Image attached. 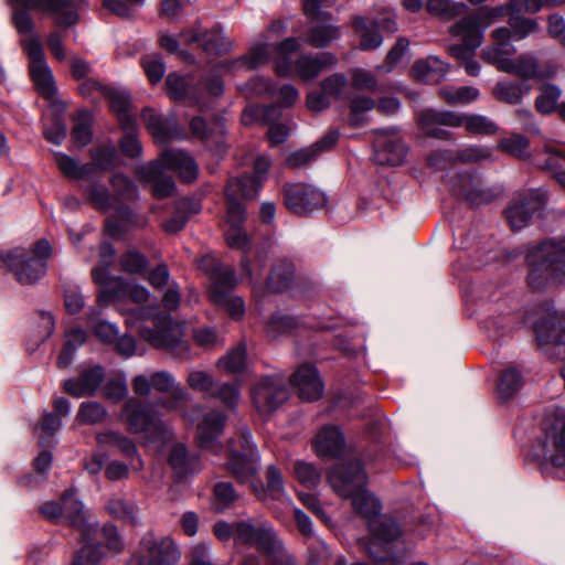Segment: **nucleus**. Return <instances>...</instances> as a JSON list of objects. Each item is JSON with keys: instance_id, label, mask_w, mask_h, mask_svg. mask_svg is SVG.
<instances>
[{"instance_id": "f257e3e1", "label": "nucleus", "mask_w": 565, "mask_h": 565, "mask_svg": "<svg viewBox=\"0 0 565 565\" xmlns=\"http://www.w3.org/2000/svg\"><path fill=\"white\" fill-rule=\"evenodd\" d=\"M129 326H138L140 337L153 348L167 351L178 358L189 356V344L183 340L182 324L169 313L159 311L157 306L131 309L126 318Z\"/></svg>"}, {"instance_id": "f03ea898", "label": "nucleus", "mask_w": 565, "mask_h": 565, "mask_svg": "<svg viewBox=\"0 0 565 565\" xmlns=\"http://www.w3.org/2000/svg\"><path fill=\"white\" fill-rule=\"evenodd\" d=\"M328 481L340 497L351 499L356 513L369 521L381 515V503L366 489L367 476L360 460L342 459L328 473Z\"/></svg>"}, {"instance_id": "7ed1b4c3", "label": "nucleus", "mask_w": 565, "mask_h": 565, "mask_svg": "<svg viewBox=\"0 0 565 565\" xmlns=\"http://www.w3.org/2000/svg\"><path fill=\"white\" fill-rule=\"evenodd\" d=\"M166 170L178 172L188 183L198 177V164L190 154L179 149L162 151L158 160L142 164L137 171L141 181L152 184V194L158 200L171 196L175 190L174 180Z\"/></svg>"}, {"instance_id": "20e7f679", "label": "nucleus", "mask_w": 565, "mask_h": 565, "mask_svg": "<svg viewBox=\"0 0 565 565\" xmlns=\"http://www.w3.org/2000/svg\"><path fill=\"white\" fill-rule=\"evenodd\" d=\"M64 520L81 534L83 547L78 550L71 565H99L103 558L100 546L94 543L98 533V524L84 510L83 503L75 498L73 490H66L62 494Z\"/></svg>"}, {"instance_id": "39448f33", "label": "nucleus", "mask_w": 565, "mask_h": 565, "mask_svg": "<svg viewBox=\"0 0 565 565\" xmlns=\"http://www.w3.org/2000/svg\"><path fill=\"white\" fill-rule=\"evenodd\" d=\"M530 266L527 281L540 290L565 278V236L543 241L526 256Z\"/></svg>"}, {"instance_id": "423d86ee", "label": "nucleus", "mask_w": 565, "mask_h": 565, "mask_svg": "<svg viewBox=\"0 0 565 565\" xmlns=\"http://www.w3.org/2000/svg\"><path fill=\"white\" fill-rule=\"evenodd\" d=\"M51 252L50 243L40 239L33 248L15 247L0 252V264L13 274L19 284L34 285L45 276Z\"/></svg>"}, {"instance_id": "0eeeda50", "label": "nucleus", "mask_w": 565, "mask_h": 565, "mask_svg": "<svg viewBox=\"0 0 565 565\" xmlns=\"http://www.w3.org/2000/svg\"><path fill=\"white\" fill-rule=\"evenodd\" d=\"M199 268L210 278V299L216 306L224 308L232 318H242L245 312L244 301L241 297L232 295L237 282L234 268L221 264L211 255L200 259Z\"/></svg>"}, {"instance_id": "6e6552de", "label": "nucleus", "mask_w": 565, "mask_h": 565, "mask_svg": "<svg viewBox=\"0 0 565 565\" xmlns=\"http://www.w3.org/2000/svg\"><path fill=\"white\" fill-rule=\"evenodd\" d=\"M14 8L12 21L20 34H31L34 22L28 10H38L53 15L56 23L70 26L78 21V14L71 8V0H11Z\"/></svg>"}, {"instance_id": "1a4fd4ad", "label": "nucleus", "mask_w": 565, "mask_h": 565, "mask_svg": "<svg viewBox=\"0 0 565 565\" xmlns=\"http://www.w3.org/2000/svg\"><path fill=\"white\" fill-rule=\"evenodd\" d=\"M120 419L131 434L152 433L161 436L170 434L168 425L161 420L153 403H143L136 397L126 399Z\"/></svg>"}, {"instance_id": "9d476101", "label": "nucleus", "mask_w": 565, "mask_h": 565, "mask_svg": "<svg viewBox=\"0 0 565 565\" xmlns=\"http://www.w3.org/2000/svg\"><path fill=\"white\" fill-rule=\"evenodd\" d=\"M181 556V548L172 536L157 537L149 532L141 537L132 561L138 565H177Z\"/></svg>"}, {"instance_id": "9b49d317", "label": "nucleus", "mask_w": 565, "mask_h": 565, "mask_svg": "<svg viewBox=\"0 0 565 565\" xmlns=\"http://www.w3.org/2000/svg\"><path fill=\"white\" fill-rule=\"evenodd\" d=\"M542 451L545 462L565 471V411L562 408L543 420Z\"/></svg>"}, {"instance_id": "f8f14e48", "label": "nucleus", "mask_w": 565, "mask_h": 565, "mask_svg": "<svg viewBox=\"0 0 565 565\" xmlns=\"http://www.w3.org/2000/svg\"><path fill=\"white\" fill-rule=\"evenodd\" d=\"M546 192L529 189L519 192L505 209V217L513 231L522 230L539 215L546 205Z\"/></svg>"}, {"instance_id": "ddd939ff", "label": "nucleus", "mask_w": 565, "mask_h": 565, "mask_svg": "<svg viewBox=\"0 0 565 565\" xmlns=\"http://www.w3.org/2000/svg\"><path fill=\"white\" fill-rule=\"evenodd\" d=\"M338 60L330 52H321L316 55H301L295 62L289 58H278L275 64L277 75L290 77L299 76L303 81H311L318 77L324 70L337 64Z\"/></svg>"}, {"instance_id": "4468645a", "label": "nucleus", "mask_w": 565, "mask_h": 565, "mask_svg": "<svg viewBox=\"0 0 565 565\" xmlns=\"http://www.w3.org/2000/svg\"><path fill=\"white\" fill-rule=\"evenodd\" d=\"M285 206L299 216H307L322 209L328 198L319 188L303 182L286 183L282 186Z\"/></svg>"}, {"instance_id": "2eb2a0df", "label": "nucleus", "mask_w": 565, "mask_h": 565, "mask_svg": "<svg viewBox=\"0 0 565 565\" xmlns=\"http://www.w3.org/2000/svg\"><path fill=\"white\" fill-rule=\"evenodd\" d=\"M30 61V75L36 90L46 99L54 97L56 86L54 76L46 63L44 50L39 38L24 39L21 42Z\"/></svg>"}, {"instance_id": "dca6fc26", "label": "nucleus", "mask_w": 565, "mask_h": 565, "mask_svg": "<svg viewBox=\"0 0 565 565\" xmlns=\"http://www.w3.org/2000/svg\"><path fill=\"white\" fill-rule=\"evenodd\" d=\"M259 192V182L249 177L231 178L225 188L227 204L226 223L228 226L242 225L246 217V211L242 199H255Z\"/></svg>"}, {"instance_id": "f3484780", "label": "nucleus", "mask_w": 565, "mask_h": 565, "mask_svg": "<svg viewBox=\"0 0 565 565\" xmlns=\"http://www.w3.org/2000/svg\"><path fill=\"white\" fill-rule=\"evenodd\" d=\"M449 32L452 36L461 38L462 42L448 46V53L462 64L469 57L475 56L476 50L483 40V29L478 26V21L473 17H463L457 23L450 26Z\"/></svg>"}, {"instance_id": "a211bd4d", "label": "nucleus", "mask_w": 565, "mask_h": 565, "mask_svg": "<svg viewBox=\"0 0 565 565\" xmlns=\"http://www.w3.org/2000/svg\"><path fill=\"white\" fill-rule=\"evenodd\" d=\"M280 116V107L277 104L252 105L244 109L242 121L244 125H253L254 122L269 125L267 131L268 139L273 146H277L286 141L290 134L289 126L276 122Z\"/></svg>"}, {"instance_id": "6ab92c4d", "label": "nucleus", "mask_w": 565, "mask_h": 565, "mask_svg": "<svg viewBox=\"0 0 565 565\" xmlns=\"http://www.w3.org/2000/svg\"><path fill=\"white\" fill-rule=\"evenodd\" d=\"M227 416L224 412L212 409L205 413L196 425V445L203 450L212 455L218 456L224 450L221 440Z\"/></svg>"}, {"instance_id": "aec40b11", "label": "nucleus", "mask_w": 565, "mask_h": 565, "mask_svg": "<svg viewBox=\"0 0 565 565\" xmlns=\"http://www.w3.org/2000/svg\"><path fill=\"white\" fill-rule=\"evenodd\" d=\"M288 398V390L278 376L262 377L252 390L254 407L260 415L275 412Z\"/></svg>"}, {"instance_id": "412c9836", "label": "nucleus", "mask_w": 565, "mask_h": 565, "mask_svg": "<svg viewBox=\"0 0 565 565\" xmlns=\"http://www.w3.org/2000/svg\"><path fill=\"white\" fill-rule=\"evenodd\" d=\"M275 535L271 523L263 518L236 521V545L255 547L260 552Z\"/></svg>"}, {"instance_id": "4be33fe9", "label": "nucleus", "mask_w": 565, "mask_h": 565, "mask_svg": "<svg viewBox=\"0 0 565 565\" xmlns=\"http://www.w3.org/2000/svg\"><path fill=\"white\" fill-rule=\"evenodd\" d=\"M451 191L455 195L466 200L471 206L491 203L497 193L490 188H484L478 174L460 173L457 175Z\"/></svg>"}, {"instance_id": "5701e85b", "label": "nucleus", "mask_w": 565, "mask_h": 565, "mask_svg": "<svg viewBox=\"0 0 565 565\" xmlns=\"http://www.w3.org/2000/svg\"><path fill=\"white\" fill-rule=\"evenodd\" d=\"M374 132L376 135L373 141L375 162L382 166L402 164L408 152L406 145L396 135H387L384 129H376Z\"/></svg>"}, {"instance_id": "b1692460", "label": "nucleus", "mask_w": 565, "mask_h": 565, "mask_svg": "<svg viewBox=\"0 0 565 565\" xmlns=\"http://www.w3.org/2000/svg\"><path fill=\"white\" fill-rule=\"evenodd\" d=\"M493 44L486 46L481 51L482 60L494 65L499 71L503 72L505 63H511L512 56L516 49L509 38L508 28H498L491 33Z\"/></svg>"}, {"instance_id": "393cba45", "label": "nucleus", "mask_w": 565, "mask_h": 565, "mask_svg": "<svg viewBox=\"0 0 565 565\" xmlns=\"http://www.w3.org/2000/svg\"><path fill=\"white\" fill-rule=\"evenodd\" d=\"M152 381V388L169 394V398H161L158 404L168 409L174 411L179 408L188 398V392L184 387L177 384L173 375L168 371H157L150 374Z\"/></svg>"}, {"instance_id": "a878e982", "label": "nucleus", "mask_w": 565, "mask_h": 565, "mask_svg": "<svg viewBox=\"0 0 565 565\" xmlns=\"http://www.w3.org/2000/svg\"><path fill=\"white\" fill-rule=\"evenodd\" d=\"M503 72L518 75L523 79H545L554 76L556 70L552 66L542 67L537 56L532 52H525L511 63H505Z\"/></svg>"}, {"instance_id": "bb28decb", "label": "nucleus", "mask_w": 565, "mask_h": 565, "mask_svg": "<svg viewBox=\"0 0 565 565\" xmlns=\"http://www.w3.org/2000/svg\"><path fill=\"white\" fill-rule=\"evenodd\" d=\"M290 383L298 390V395L303 401H316L323 394V383L317 369L311 364L300 365L291 375Z\"/></svg>"}, {"instance_id": "cd10ccee", "label": "nucleus", "mask_w": 565, "mask_h": 565, "mask_svg": "<svg viewBox=\"0 0 565 565\" xmlns=\"http://www.w3.org/2000/svg\"><path fill=\"white\" fill-rule=\"evenodd\" d=\"M190 127L193 135L201 139L211 150L216 153H221L225 150V125L222 120H215L209 124L202 117H194L191 120Z\"/></svg>"}, {"instance_id": "c85d7f7f", "label": "nucleus", "mask_w": 565, "mask_h": 565, "mask_svg": "<svg viewBox=\"0 0 565 565\" xmlns=\"http://www.w3.org/2000/svg\"><path fill=\"white\" fill-rule=\"evenodd\" d=\"M301 278L296 277L294 263L284 257L277 259L267 278V288L271 292H282L286 290L298 289Z\"/></svg>"}, {"instance_id": "c756f323", "label": "nucleus", "mask_w": 565, "mask_h": 565, "mask_svg": "<svg viewBox=\"0 0 565 565\" xmlns=\"http://www.w3.org/2000/svg\"><path fill=\"white\" fill-rule=\"evenodd\" d=\"M258 465L259 456L241 455L234 448L233 443H228L227 469L238 482H250L253 484V481H256Z\"/></svg>"}, {"instance_id": "7c9ffc66", "label": "nucleus", "mask_w": 565, "mask_h": 565, "mask_svg": "<svg viewBox=\"0 0 565 565\" xmlns=\"http://www.w3.org/2000/svg\"><path fill=\"white\" fill-rule=\"evenodd\" d=\"M168 462L178 479L194 476L202 470L200 456L190 454L183 444H175L171 448Z\"/></svg>"}, {"instance_id": "2f4dec72", "label": "nucleus", "mask_w": 565, "mask_h": 565, "mask_svg": "<svg viewBox=\"0 0 565 565\" xmlns=\"http://www.w3.org/2000/svg\"><path fill=\"white\" fill-rule=\"evenodd\" d=\"M105 379L104 369L99 365L84 370L77 379H68L64 383V391L74 396L93 395Z\"/></svg>"}, {"instance_id": "473e14b6", "label": "nucleus", "mask_w": 565, "mask_h": 565, "mask_svg": "<svg viewBox=\"0 0 565 565\" xmlns=\"http://www.w3.org/2000/svg\"><path fill=\"white\" fill-rule=\"evenodd\" d=\"M339 132L330 131L320 140L309 147L290 153L287 158V166L290 168H302L313 162L323 151L330 150L338 141Z\"/></svg>"}, {"instance_id": "72a5a7b5", "label": "nucleus", "mask_w": 565, "mask_h": 565, "mask_svg": "<svg viewBox=\"0 0 565 565\" xmlns=\"http://www.w3.org/2000/svg\"><path fill=\"white\" fill-rule=\"evenodd\" d=\"M344 436L335 425L322 427L313 439V448L319 457H337L344 447Z\"/></svg>"}, {"instance_id": "f704fd0d", "label": "nucleus", "mask_w": 565, "mask_h": 565, "mask_svg": "<svg viewBox=\"0 0 565 565\" xmlns=\"http://www.w3.org/2000/svg\"><path fill=\"white\" fill-rule=\"evenodd\" d=\"M447 115H454V111L425 109L418 114L417 121L425 136L448 140L451 134L441 128V126L450 127V125L446 122Z\"/></svg>"}, {"instance_id": "c9c22d12", "label": "nucleus", "mask_w": 565, "mask_h": 565, "mask_svg": "<svg viewBox=\"0 0 565 565\" xmlns=\"http://www.w3.org/2000/svg\"><path fill=\"white\" fill-rule=\"evenodd\" d=\"M446 122L451 128L463 127L469 134L473 135H492L497 132V126L488 117L483 115H471L455 113L447 115Z\"/></svg>"}, {"instance_id": "e433bc0d", "label": "nucleus", "mask_w": 565, "mask_h": 565, "mask_svg": "<svg viewBox=\"0 0 565 565\" xmlns=\"http://www.w3.org/2000/svg\"><path fill=\"white\" fill-rule=\"evenodd\" d=\"M450 70L448 63L443 62L437 56L430 55L425 60L415 62L412 73L417 81L427 84L439 83Z\"/></svg>"}, {"instance_id": "4c0bfd02", "label": "nucleus", "mask_w": 565, "mask_h": 565, "mask_svg": "<svg viewBox=\"0 0 565 565\" xmlns=\"http://www.w3.org/2000/svg\"><path fill=\"white\" fill-rule=\"evenodd\" d=\"M339 38L340 28L331 22V17H324L312 22L305 41L313 47L322 49Z\"/></svg>"}, {"instance_id": "58836bf2", "label": "nucleus", "mask_w": 565, "mask_h": 565, "mask_svg": "<svg viewBox=\"0 0 565 565\" xmlns=\"http://www.w3.org/2000/svg\"><path fill=\"white\" fill-rule=\"evenodd\" d=\"M200 211V204L189 198L177 201L174 214L163 223L167 233H177L188 223L191 215Z\"/></svg>"}, {"instance_id": "ea45409f", "label": "nucleus", "mask_w": 565, "mask_h": 565, "mask_svg": "<svg viewBox=\"0 0 565 565\" xmlns=\"http://www.w3.org/2000/svg\"><path fill=\"white\" fill-rule=\"evenodd\" d=\"M268 60L269 53L267 50V43L262 42L253 45L247 55H243L228 63H224L223 67H225L227 71H236L242 68L254 70L267 63Z\"/></svg>"}, {"instance_id": "a19ab883", "label": "nucleus", "mask_w": 565, "mask_h": 565, "mask_svg": "<svg viewBox=\"0 0 565 565\" xmlns=\"http://www.w3.org/2000/svg\"><path fill=\"white\" fill-rule=\"evenodd\" d=\"M253 490L260 500H265L269 494L274 499H279L285 494L284 478L281 471L274 465L266 470V488L259 480L253 481Z\"/></svg>"}, {"instance_id": "79ce46f5", "label": "nucleus", "mask_w": 565, "mask_h": 565, "mask_svg": "<svg viewBox=\"0 0 565 565\" xmlns=\"http://www.w3.org/2000/svg\"><path fill=\"white\" fill-rule=\"evenodd\" d=\"M117 218H108L105 224V232L113 238H121L129 226L138 225V217L128 206L119 204L116 209Z\"/></svg>"}, {"instance_id": "37998d69", "label": "nucleus", "mask_w": 565, "mask_h": 565, "mask_svg": "<svg viewBox=\"0 0 565 565\" xmlns=\"http://www.w3.org/2000/svg\"><path fill=\"white\" fill-rule=\"evenodd\" d=\"M369 529L377 543H391L401 536V530L394 519L379 515L369 521Z\"/></svg>"}, {"instance_id": "c03bdc74", "label": "nucleus", "mask_w": 565, "mask_h": 565, "mask_svg": "<svg viewBox=\"0 0 565 565\" xmlns=\"http://www.w3.org/2000/svg\"><path fill=\"white\" fill-rule=\"evenodd\" d=\"M55 163L64 175L71 179H89L94 173V164H79L74 158L63 152L54 153Z\"/></svg>"}, {"instance_id": "a18cd8bd", "label": "nucleus", "mask_w": 565, "mask_h": 565, "mask_svg": "<svg viewBox=\"0 0 565 565\" xmlns=\"http://www.w3.org/2000/svg\"><path fill=\"white\" fill-rule=\"evenodd\" d=\"M113 196L116 203L134 202L139 198V190L135 182L122 173H116L110 179Z\"/></svg>"}, {"instance_id": "49530a36", "label": "nucleus", "mask_w": 565, "mask_h": 565, "mask_svg": "<svg viewBox=\"0 0 565 565\" xmlns=\"http://www.w3.org/2000/svg\"><path fill=\"white\" fill-rule=\"evenodd\" d=\"M523 385L521 372L515 366L507 367L500 375L498 382V395L501 399L512 398Z\"/></svg>"}, {"instance_id": "de8ad7c7", "label": "nucleus", "mask_w": 565, "mask_h": 565, "mask_svg": "<svg viewBox=\"0 0 565 565\" xmlns=\"http://www.w3.org/2000/svg\"><path fill=\"white\" fill-rule=\"evenodd\" d=\"M467 6L463 2H456L452 0H427V12L436 18L445 21L452 20L461 15Z\"/></svg>"}, {"instance_id": "09e8293b", "label": "nucleus", "mask_w": 565, "mask_h": 565, "mask_svg": "<svg viewBox=\"0 0 565 565\" xmlns=\"http://www.w3.org/2000/svg\"><path fill=\"white\" fill-rule=\"evenodd\" d=\"M298 327L299 321L297 318L276 312L269 318L266 324V333L267 337L275 340L279 337L291 334Z\"/></svg>"}, {"instance_id": "8fccbe9b", "label": "nucleus", "mask_w": 565, "mask_h": 565, "mask_svg": "<svg viewBox=\"0 0 565 565\" xmlns=\"http://www.w3.org/2000/svg\"><path fill=\"white\" fill-rule=\"evenodd\" d=\"M529 90L530 86L527 84L507 81L497 83L493 88V95L499 100L516 105Z\"/></svg>"}, {"instance_id": "3c124183", "label": "nucleus", "mask_w": 565, "mask_h": 565, "mask_svg": "<svg viewBox=\"0 0 565 565\" xmlns=\"http://www.w3.org/2000/svg\"><path fill=\"white\" fill-rule=\"evenodd\" d=\"M509 38L513 41H522L540 29L537 20L523 15H511L508 20Z\"/></svg>"}, {"instance_id": "603ef678", "label": "nucleus", "mask_w": 565, "mask_h": 565, "mask_svg": "<svg viewBox=\"0 0 565 565\" xmlns=\"http://www.w3.org/2000/svg\"><path fill=\"white\" fill-rule=\"evenodd\" d=\"M439 95L450 105H467L478 99L480 93L472 86H446L439 90Z\"/></svg>"}, {"instance_id": "864d4df0", "label": "nucleus", "mask_w": 565, "mask_h": 565, "mask_svg": "<svg viewBox=\"0 0 565 565\" xmlns=\"http://www.w3.org/2000/svg\"><path fill=\"white\" fill-rule=\"evenodd\" d=\"M105 509L114 518L124 520L131 524H135L137 522V507L134 503L128 502L120 497H111L107 501Z\"/></svg>"}, {"instance_id": "5fc2aeb1", "label": "nucleus", "mask_w": 565, "mask_h": 565, "mask_svg": "<svg viewBox=\"0 0 565 565\" xmlns=\"http://www.w3.org/2000/svg\"><path fill=\"white\" fill-rule=\"evenodd\" d=\"M217 365L221 370L228 373L242 372L246 366V347L241 342L232 349L227 354L220 358Z\"/></svg>"}, {"instance_id": "6e6d98bb", "label": "nucleus", "mask_w": 565, "mask_h": 565, "mask_svg": "<svg viewBox=\"0 0 565 565\" xmlns=\"http://www.w3.org/2000/svg\"><path fill=\"white\" fill-rule=\"evenodd\" d=\"M202 45L206 53L218 55L230 51L233 43L225 36L221 28H215L210 33L203 32Z\"/></svg>"}, {"instance_id": "4d7b16f0", "label": "nucleus", "mask_w": 565, "mask_h": 565, "mask_svg": "<svg viewBox=\"0 0 565 565\" xmlns=\"http://www.w3.org/2000/svg\"><path fill=\"white\" fill-rule=\"evenodd\" d=\"M259 553L266 557L270 565H296L295 558L287 553L277 535Z\"/></svg>"}, {"instance_id": "13d9d810", "label": "nucleus", "mask_w": 565, "mask_h": 565, "mask_svg": "<svg viewBox=\"0 0 565 565\" xmlns=\"http://www.w3.org/2000/svg\"><path fill=\"white\" fill-rule=\"evenodd\" d=\"M376 102L367 96H355L350 102V116L349 122L353 127H359L364 124V115L372 110Z\"/></svg>"}, {"instance_id": "bf43d9fd", "label": "nucleus", "mask_w": 565, "mask_h": 565, "mask_svg": "<svg viewBox=\"0 0 565 565\" xmlns=\"http://www.w3.org/2000/svg\"><path fill=\"white\" fill-rule=\"evenodd\" d=\"M561 89L554 84H545L535 99V107L542 114H551L556 109Z\"/></svg>"}, {"instance_id": "052dcab7", "label": "nucleus", "mask_w": 565, "mask_h": 565, "mask_svg": "<svg viewBox=\"0 0 565 565\" xmlns=\"http://www.w3.org/2000/svg\"><path fill=\"white\" fill-rule=\"evenodd\" d=\"M213 507L217 512L228 509L237 499V493L231 482H218L213 489Z\"/></svg>"}, {"instance_id": "680f3d73", "label": "nucleus", "mask_w": 565, "mask_h": 565, "mask_svg": "<svg viewBox=\"0 0 565 565\" xmlns=\"http://www.w3.org/2000/svg\"><path fill=\"white\" fill-rule=\"evenodd\" d=\"M116 148L113 145H103L90 151V156L93 162L89 164H94V171L96 169L99 170H110L116 164Z\"/></svg>"}, {"instance_id": "e2e57ef3", "label": "nucleus", "mask_w": 565, "mask_h": 565, "mask_svg": "<svg viewBox=\"0 0 565 565\" xmlns=\"http://www.w3.org/2000/svg\"><path fill=\"white\" fill-rule=\"evenodd\" d=\"M352 85L360 90H369L371 93H381L383 87L379 85L376 77L369 71L363 68H353L350 71Z\"/></svg>"}, {"instance_id": "0e129e2a", "label": "nucleus", "mask_w": 565, "mask_h": 565, "mask_svg": "<svg viewBox=\"0 0 565 565\" xmlns=\"http://www.w3.org/2000/svg\"><path fill=\"white\" fill-rule=\"evenodd\" d=\"M211 396L217 398L227 408H235L241 399L239 384L223 383L215 385Z\"/></svg>"}, {"instance_id": "69168bd1", "label": "nucleus", "mask_w": 565, "mask_h": 565, "mask_svg": "<svg viewBox=\"0 0 565 565\" xmlns=\"http://www.w3.org/2000/svg\"><path fill=\"white\" fill-rule=\"evenodd\" d=\"M72 138L79 146H87L92 141L90 116L87 110L78 111L76 122L72 129Z\"/></svg>"}, {"instance_id": "338daca9", "label": "nucleus", "mask_w": 565, "mask_h": 565, "mask_svg": "<svg viewBox=\"0 0 565 565\" xmlns=\"http://www.w3.org/2000/svg\"><path fill=\"white\" fill-rule=\"evenodd\" d=\"M106 416V408L97 402L82 403L77 413V419L89 425L102 423Z\"/></svg>"}, {"instance_id": "774afa93", "label": "nucleus", "mask_w": 565, "mask_h": 565, "mask_svg": "<svg viewBox=\"0 0 565 565\" xmlns=\"http://www.w3.org/2000/svg\"><path fill=\"white\" fill-rule=\"evenodd\" d=\"M88 199L93 205L102 211L108 212L116 209L114 196L109 193L108 189L104 185L93 184L88 189Z\"/></svg>"}]
</instances>
